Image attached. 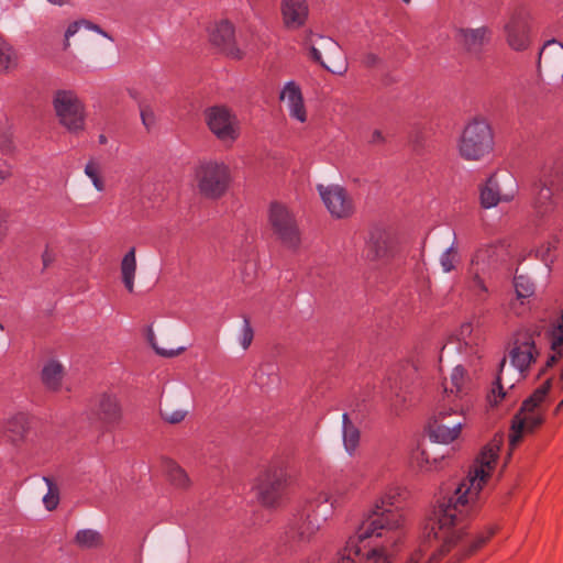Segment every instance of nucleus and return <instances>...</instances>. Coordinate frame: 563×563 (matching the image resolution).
<instances>
[{"instance_id": "c03bdc74", "label": "nucleus", "mask_w": 563, "mask_h": 563, "mask_svg": "<svg viewBox=\"0 0 563 563\" xmlns=\"http://www.w3.org/2000/svg\"><path fill=\"white\" fill-rule=\"evenodd\" d=\"M319 38L322 41V48L327 52V54L330 56V57H334V56H338L340 55V45L333 41L332 38L330 37H324L322 35H319Z\"/></svg>"}, {"instance_id": "c9c22d12", "label": "nucleus", "mask_w": 563, "mask_h": 563, "mask_svg": "<svg viewBox=\"0 0 563 563\" xmlns=\"http://www.w3.org/2000/svg\"><path fill=\"white\" fill-rule=\"evenodd\" d=\"M159 413L164 421L172 424H176L181 422L186 418L188 412L185 409L164 406L159 408Z\"/></svg>"}, {"instance_id": "39448f33", "label": "nucleus", "mask_w": 563, "mask_h": 563, "mask_svg": "<svg viewBox=\"0 0 563 563\" xmlns=\"http://www.w3.org/2000/svg\"><path fill=\"white\" fill-rule=\"evenodd\" d=\"M494 148V133L489 123L483 118H474L464 128L459 153L465 161H479Z\"/></svg>"}, {"instance_id": "5701e85b", "label": "nucleus", "mask_w": 563, "mask_h": 563, "mask_svg": "<svg viewBox=\"0 0 563 563\" xmlns=\"http://www.w3.org/2000/svg\"><path fill=\"white\" fill-rule=\"evenodd\" d=\"M488 34L487 27L459 30L460 42L468 52H479Z\"/></svg>"}, {"instance_id": "f03ea898", "label": "nucleus", "mask_w": 563, "mask_h": 563, "mask_svg": "<svg viewBox=\"0 0 563 563\" xmlns=\"http://www.w3.org/2000/svg\"><path fill=\"white\" fill-rule=\"evenodd\" d=\"M398 495V488H389L375 501L336 563H390L389 549L402 538L404 517L394 506Z\"/></svg>"}, {"instance_id": "052dcab7", "label": "nucleus", "mask_w": 563, "mask_h": 563, "mask_svg": "<svg viewBox=\"0 0 563 563\" xmlns=\"http://www.w3.org/2000/svg\"><path fill=\"white\" fill-rule=\"evenodd\" d=\"M563 408V399L559 402V405L555 408V413H558Z\"/></svg>"}, {"instance_id": "de8ad7c7", "label": "nucleus", "mask_w": 563, "mask_h": 563, "mask_svg": "<svg viewBox=\"0 0 563 563\" xmlns=\"http://www.w3.org/2000/svg\"><path fill=\"white\" fill-rule=\"evenodd\" d=\"M82 25H84L82 20L75 21L68 25V27L65 32V43H64L65 48H68V46H69V37L75 35L78 32V30L80 29V26H82Z\"/></svg>"}, {"instance_id": "5fc2aeb1", "label": "nucleus", "mask_w": 563, "mask_h": 563, "mask_svg": "<svg viewBox=\"0 0 563 563\" xmlns=\"http://www.w3.org/2000/svg\"><path fill=\"white\" fill-rule=\"evenodd\" d=\"M384 141H385V137L383 136V133H382L379 130H374V131L372 132V135H371V139H369V141H368V142H369L371 144L376 145V144H382V143H384Z\"/></svg>"}, {"instance_id": "dca6fc26", "label": "nucleus", "mask_w": 563, "mask_h": 563, "mask_svg": "<svg viewBox=\"0 0 563 563\" xmlns=\"http://www.w3.org/2000/svg\"><path fill=\"white\" fill-rule=\"evenodd\" d=\"M319 508L316 500L309 504L291 528V538H297L300 542H308L316 536L331 516V511L320 514Z\"/></svg>"}, {"instance_id": "6ab92c4d", "label": "nucleus", "mask_w": 563, "mask_h": 563, "mask_svg": "<svg viewBox=\"0 0 563 563\" xmlns=\"http://www.w3.org/2000/svg\"><path fill=\"white\" fill-rule=\"evenodd\" d=\"M269 222L274 232L284 242L298 241V228L289 211L279 203H272L269 210Z\"/></svg>"}, {"instance_id": "20e7f679", "label": "nucleus", "mask_w": 563, "mask_h": 563, "mask_svg": "<svg viewBox=\"0 0 563 563\" xmlns=\"http://www.w3.org/2000/svg\"><path fill=\"white\" fill-rule=\"evenodd\" d=\"M468 405L441 401L437 412L429 423L430 438L440 443H451L456 440L465 426V411Z\"/></svg>"}, {"instance_id": "4be33fe9", "label": "nucleus", "mask_w": 563, "mask_h": 563, "mask_svg": "<svg viewBox=\"0 0 563 563\" xmlns=\"http://www.w3.org/2000/svg\"><path fill=\"white\" fill-rule=\"evenodd\" d=\"M308 13L306 0H282V15L286 27H301L308 19Z\"/></svg>"}, {"instance_id": "393cba45", "label": "nucleus", "mask_w": 563, "mask_h": 563, "mask_svg": "<svg viewBox=\"0 0 563 563\" xmlns=\"http://www.w3.org/2000/svg\"><path fill=\"white\" fill-rule=\"evenodd\" d=\"M64 377V368L57 361L47 362L42 369V382L51 390L59 389Z\"/></svg>"}, {"instance_id": "a19ab883", "label": "nucleus", "mask_w": 563, "mask_h": 563, "mask_svg": "<svg viewBox=\"0 0 563 563\" xmlns=\"http://www.w3.org/2000/svg\"><path fill=\"white\" fill-rule=\"evenodd\" d=\"M254 338V331L247 318L243 320V327L241 330L240 344L244 350L249 349Z\"/></svg>"}, {"instance_id": "4468645a", "label": "nucleus", "mask_w": 563, "mask_h": 563, "mask_svg": "<svg viewBox=\"0 0 563 563\" xmlns=\"http://www.w3.org/2000/svg\"><path fill=\"white\" fill-rule=\"evenodd\" d=\"M317 190L330 214L335 219H347L355 208L346 189L340 185H317Z\"/></svg>"}, {"instance_id": "c85d7f7f", "label": "nucleus", "mask_w": 563, "mask_h": 563, "mask_svg": "<svg viewBox=\"0 0 563 563\" xmlns=\"http://www.w3.org/2000/svg\"><path fill=\"white\" fill-rule=\"evenodd\" d=\"M343 444L349 454H353L360 444V431L350 420L347 413H343Z\"/></svg>"}, {"instance_id": "a211bd4d", "label": "nucleus", "mask_w": 563, "mask_h": 563, "mask_svg": "<svg viewBox=\"0 0 563 563\" xmlns=\"http://www.w3.org/2000/svg\"><path fill=\"white\" fill-rule=\"evenodd\" d=\"M473 388V383L462 365H457L453 368L450 379L444 382L443 397L441 401L453 404L464 402L468 405V395Z\"/></svg>"}, {"instance_id": "0eeeda50", "label": "nucleus", "mask_w": 563, "mask_h": 563, "mask_svg": "<svg viewBox=\"0 0 563 563\" xmlns=\"http://www.w3.org/2000/svg\"><path fill=\"white\" fill-rule=\"evenodd\" d=\"M199 192L211 199L220 198L227 191L231 176L229 167L218 161H202L195 169Z\"/></svg>"}, {"instance_id": "8fccbe9b", "label": "nucleus", "mask_w": 563, "mask_h": 563, "mask_svg": "<svg viewBox=\"0 0 563 563\" xmlns=\"http://www.w3.org/2000/svg\"><path fill=\"white\" fill-rule=\"evenodd\" d=\"M55 257L54 249H45L42 254L43 266L48 267L55 261Z\"/></svg>"}, {"instance_id": "09e8293b", "label": "nucleus", "mask_w": 563, "mask_h": 563, "mask_svg": "<svg viewBox=\"0 0 563 563\" xmlns=\"http://www.w3.org/2000/svg\"><path fill=\"white\" fill-rule=\"evenodd\" d=\"M11 176H12L11 165L7 161L0 158V185H2Z\"/></svg>"}, {"instance_id": "69168bd1", "label": "nucleus", "mask_w": 563, "mask_h": 563, "mask_svg": "<svg viewBox=\"0 0 563 563\" xmlns=\"http://www.w3.org/2000/svg\"><path fill=\"white\" fill-rule=\"evenodd\" d=\"M402 1H404V2H406V3H409V2H410V0H402Z\"/></svg>"}, {"instance_id": "e2e57ef3", "label": "nucleus", "mask_w": 563, "mask_h": 563, "mask_svg": "<svg viewBox=\"0 0 563 563\" xmlns=\"http://www.w3.org/2000/svg\"><path fill=\"white\" fill-rule=\"evenodd\" d=\"M418 146H419V142L418 140L416 141V144H415V150H418Z\"/></svg>"}, {"instance_id": "79ce46f5", "label": "nucleus", "mask_w": 563, "mask_h": 563, "mask_svg": "<svg viewBox=\"0 0 563 563\" xmlns=\"http://www.w3.org/2000/svg\"><path fill=\"white\" fill-rule=\"evenodd\" d=\"M139 107H140V114H141L142 123L145 126V129L147 131H150L151 128L154 126L155 121H156L154 111L152 110V108L150 106L143 104L141 102H140Z\"/></svg>"}, {"instance_id": "9d476101", "label": "nucleus", "mask_w": 563, "mask_h": 563, "mask_svg": "<svg viewBox=\"0 0 563 563\" xmlns=\"http://www.w3.org/2000/svg\"><path fill=\"white\" fill-rule=\"evenodd\" d=\"M517 192L516 179L509 173H494L479 188L481 206L485 209L496 207L500 201H510Z\"/></svg>"}, {"instance_id": "4c0bfd02", "label": "nucleus", "mask_w": 563, "mask_h": 563, "mask_svg": "<svg viewBox=\"0 0 563 563\" xmlns=\"http://www.w3.org/2000/svg\"><path fill=\"white\" fill-rule=\"evenodd\" d=\"M461 258L457 253V249H446L441 255V266L444 272L449 273L456 267Z\"/></svg>"}, {"instance_id": "2eb2a0df", "label": "nucleus", "mask_w": 563, "mask_h": 563, "mask_svg": "<svg viewBox=\"0 0 563 563\" xmlns=\"http://www.w3.org/2000/svg\"><path fill=\"white\" fill-rule=\"evenodd\" d=\"M358 482L355 476L343 475L334 479L329 492H322L316 498L318 507L330 504V509L327 511H333L335 509L344 507L353 497L357 489Z\"/></svg>"}, {"instance_id": "412c9836", "label": "nucleus", "mask_w": 563, "mask_h": 563, "mask_svg": "<svg viewBox=\"0 0 563 563\" xmlns=\"http://www.w3.org/2000/svg\"><path fill=\"white\" fill-rule=\"evenodd\" d=\"M507 42L512 49L522 51L529 45L527 15L522 9L516 10L505 25Z\"/></svg>"}, {"instance_id": "7c9ffc66", "label": "nucleus", "mask_w": 563, "mask_h": 563, "mask_svg": "<svg viewBox=\"0 0 563 563\" xmlns=\"http://www.w3.org/2000/svg\"><path fill=\"white\" fill-rule=\"evenodd\" d=\"M102 536L92 529H82L76 533L75 542L81 549H97L102 545Z\"/></svg>"}, {"instance_id": "58836bf2", "label": "nucleus", "mask_w": 563, "mask_h": 563, "mask_svg": "<svg viewBox=\"0 0 563 563\" xmlns=\"http://www.w3.org/2000/svg\"><path fill=\"white\" fill-rule=\"evenodd\" d=\"M309 55L312 60L320 64L324 69L329 70L332 74L342 75L346 70L345 65H340L339 67H332L324 63L322 59L320 51L312 44L309 46Z\"/></svg>"}, {"instance_id": "1a4fd4ad", "label": "nucleus", "mask_w": 563, "mask_h": 563, "mask_svg": "<svg viewBox=\"0 0 563 563\" xmlns=\"http://www.w3.org/2000/svg\"><path fill=\"white\" fill-rule=\"evenodd\" d=\"M88 417L99 429L112 431L123 419L120 399L111 393L97 395L90 402Z\"/></svg>"}, {"instance_id": "49530a36", "label": "nucleus", "mask_w": 563, "mask_h": 563, "mask_svg": "<svg viewBox=\"0 0 563 563\" xmlns=\"http://www.w3.org/2000/svg\"><path fill=\"white\" fill-rule=\"evenodd\" d=\"M473 325L472 323H463L459 331V340L463 341L466 345L473 344L474 341L471 339V335L473 333Z\"/></svg>"}, {"instance_id": "ddd939ff", "label": "nucleus", "mask_w": 563, "mask_h": 563, "mask_svg": "<svg viewBox=\"0 0 563 563\" xmlns=\"http://www.w3.org/2000/svg\"><path fill=\"white\" fill-rule=\"evenodd\" d=\"M205 120L210 131L221 142H233L239 136L235 115L225 107L214 106L206 109Z\"/></svg>"}, {"instance_id": "f8f14e48", "label": "nucleus", "mask_w": 563, "mask_h": 563, "mask_svg": "<svg viewBox=\"0 0 563 563\" xmlns=\"http://www.w3.org/2000/svg\"><path fill=\"white\" fill-rule=\"evenodd\" d=\"M563 188V162L558 161L545 165L539 183L536 185V205L541 213H547L552 207V198Z\"/></svg>"}, {"instance_id": "473e14b6", "label": "nucleus", "mask_w": 563, "mask_h": 563, "mask_svg": "<svg viewBox=\"0 0 563 563\" xmlns=\"http://www.w3.org/2000/svg\"><path fill=\"white\" fill-rule=\"evenodd\" d=\"M16 65L13 48L0 36V73L9 70Z\"/></svg>"}, {"instance_id": "72a5a7b5", "label": "nucleus", "mask_w": 563, "mask_h": 563, "mask_svg": "<svg viewBox=\"0 0 563 563\" xmlns=\"http://www.w3.org/2000/svg\"><path fill=\"white\" fill-rule=\"evenodd\" d=\"M514 286L518 299L530 298L534 294V285L527 276L516 275Z\"/></svg>"}, {"instance_id": "864d4df0", "label": "nucleus", "mask_w": 563, "mask_h": 563, "mask_svg": "<svg viewBox=\"0 0 563 563\" xmlns=\"http://www.w3.org/2000/svg\"><path fill=\"white\" fill-rule=\"evenodd\" d=\"M13 150V143L10 139L3 137L0 140V151L3 154H9Z\"/></svg>"}, {"instance_id": "4d7b16f0", "label": "nucleus", "mask_w": 563, "mask_h": 563, "mask_svg": "<svg viewBox=\"0 0 563 563\" xmlns=\"http://www.w3.org/2000/svg\"><path fill=\"white\" fill-rule=\"evenodd\" d=\"M47 1L52 4L64 5V4L68 3L69 0H47Z\"/></svg>"}, {"instance_id": "423d86ee", "label": "nucleus", "mask_w": 563, "mask_h": 563, "mask_svg": "<svg viewBox=\"0 0 563 563\" xmlns=\"http://www.w3.org/2000/svg\"><path fill=\"white\" fill-rule=\"evenodd\" d=\"M286 467L280 463L268 465L256 478L254 490L258 501L266 507L278 506L288 487Z\"/></svg>"}, {"instance_id": "13d9d810", "label": "nucleus", "mask_w": 563, "mask_h": 563, "mask_svg": "<svg viewBox=\"0 0 563 563\" xmlns=\"http://www.w3.org/2000/svg\"><path fill=\"white\" fill-rule=\"evenodd\" d=\"M312 36H313V33L310 31V32L307 34L306 38H305V44H306V45H308V44H310V43L312 42V40H311V38H312Z\"/></svg>"}, {"instance_id": "3c124183", "label": "nucleus", "mask_w": 563, "mask_h": 563, "mask_svg": "<svg viewBox=\"0 0 563 563\" xmlns=\"http://www.w3.org/2000/svg\"><path fill=\"white\" fill-rule=\"evenodd\" d=\"M82 23H84V26H85L86 29H88V30H92V31H95V32H97V33L101 34V35H102V36H104V37H108V38L112 40V38L108 35V33H107L106 31H103L99 25L93 24L92 22H90V21H88V20H85V19H82Z\"/></svg>"}, {"instance_id": "a878e982", "label": "nucleus", "mask_w": 563, "mask_h": 563, "mask_svg": "<svg viewBox=\"0 0 563 563\" xmlns=\"http://www.w3.org/2000/svg\"><path fill=\"white\" fill-rule=\"evenodd\" d=\"M121 277L124 284V287L129 292H133L134 290V277L136 271V255L135 249H130L123 256L121 261Z\"/></svg>"}, {"instance_id": "6e6552de", "label": "nucleus", "mask_w": 563, "mask_h": 563, "mask_svg": "<svg viewBox=\"0 0 563 563\" xmlns=\"http://www.w3.org/2000/svg\"><path fill=\"white\" fill-rule=\"evenodd\" d=\"M541 341L542 333L537 330L523 329L516 332L509 352L511 366L526 373L540 354Z\"/></svg>"}, {"instance_id": "f257e3e1", "label": "nucleus", "mask_w": 563, "mask_h": 563, "mask_svg": "<svg viewBox=\"0 0 563 563\" xmlns=\"http://www.w3.org/2000/svg\"><path fill=\"white\" fill-rule=\"evenodd\" d=\"M499 449V440L487 443L467 478L453 493L437 497L429 519L434 538L441 544L428 560L421 553H415L406 563H462L492 539L497 530L495 526H487L471 536L467 517L471 504L495 468Z\"/></svg>"}, {"instance_id": "680f3d73", "label": "nucleus", "mask_w": 563, "mask_h": 563, "mask_svg": "<svg viewBox=\"0 0 563 563\" xmlns=\"http://www.w3.org/2000/svg\"><path fill=\"white\" fill-rule=\"evenodd\" d=\"M129 93L132 98L136 99V92H134L133 90H130Z\"/></svg>"}, {"instance_id": "a18cd8bd", "label": "nucleus", "mask_w": 563, "mask_h": 563, "mask_svg": "<svg viewBox=\"0 0 563 563\" xmlns=\"http://www.w3.org/2000/svg\"><path fill=\"white\" fill-rule=\"evenodd\" d=\"M289 113L290 117L297 119L300 122H305L307 120L303 98L297 101L295 104L289 106Z\"/></svg>"}, {"instance_id": "ea45409f", "label": "nucleus", "mask_w": 563, "mask_h": 563, "mask_svg": "<svg viewBox=\"0 0 563 563\" xmlns=\"http://www.w3.org/2000/svg\"><path fill=\"white\" fill-rule=\"evenodd\" d=\"M85 174L91 179L93 187L98 191H102L104 189V184L99 175V168L96 163L92 161L88 162L85 166Z\"/></svg>"}, {"instance_id": "f3484780", "label": "nucleus", "mask_w": 563, "mask_h": 563, "mask_svg": "<svg viewBox=\"0 0 563 563\" xmlns=\"http://www.w3.org/2000/svg\"><path fill=\"white\" fill-rule=\"evenodd\" d=\"M523 372L516 371L515 367L507 368L506 360L503 358L492 394L488 397L489 402L493 405H498L503 400L515 402L517 400V396L514 395V388L518 382L523 379Z\"/></svg>"}, {"instance_id": "7ed1b4c3", "label": "nucleus", "mask_w": 563, "mask_h": 563, "mask_svg": "<svg viewBox=\"0 0 563 563\" xmlns=\"http://www.w3.org/2000/svg\"><path fill=\"white\" fill-rule=\"evenodd\" d=\"M552 378H547L521 405L519 411L512 419L509 446L514 450L523 437L533 433L544 420L547 408L545 398L551 389Z\"/></svg>"}, {"instance_id": "bb28decb", "label": "nucleus", "mask_w": 563, "mask_h": 563, "mask_svg": "<svg viewBox=\"0 0 563 563\" xmlns=\"http://www.w3.org/2000/svg\"><path fill=\"white\" fill-rule=\"evenodd\" d=\"M410 464L419 472H432L438 470L439 461L437 459L431 461L428 450L419 444L411 451Z\"/></svg>"}, {"instance_id": "c756f323", "label": "nucleus", "mask_w": 563, "mask_h": 563, "mask_svg": "<svg viewBox=\"0 0 563 563\" xmlns=\"http://www.w3.org/2000/svg\"><path fill=\"white\" fill-rule=\"evenodd\" d=\"M563 57V44L556 40H549L539 51L538 64L544 60L549 65H554L556 59Z\"/></svg>"}, {"instance_id": "f704fd0d", "label": "nucleus", "mask_w": 563, "mask_h": 563, "mask_svg": "<svg viewBox=\"0 0 563 563\" xmlns=\"http://www.w3.org/2000/svg\"><path fill=\"white\" fill-rule=\"evenodd\" d=\"M44 481L47 485V493L43 497L44 506L47 510H54L59 503V489L54 481L49 477H44Z\"/></svg>"}, {"instance_id": "0e129e2a", "label": "nucleus", "mask_w": 563, "mask_h": 563, "mask_svg": "<svg viewBox=\"0 0 563 563\" xmlns=\"http://www.w3.org/2000/svg\"><path fill=\"white\" fill-rule=\"evenodd\" d=\"M0 330L3 331L4 330V327L3 324L0 322Z\"/></svg>"}, {"instance_id": "aec40b11", "label": "nucleus", "mask_w": 563, "mask_h": 563, "mask_svg": "<svg viewBox=\"0 0 563 563\" xmlns=\"http://www.w3.org/2000/svg\"><path fill=\"white\" fill-rule=\"evenodd\" d=\"M210 41L222 53L232 58H242V52L235 45L234 26L228 20H222L214 24L210 31Z\"/></svg>"}, {"instance_id": "9b49d317", "label": "nucleus", "mask_w": 563, "mask_h": 563, "mask_svg": "<svg viewBox=\"0 0 563 563\" xmlns=\"http://www.w3.org/2000/svg\"><path fill=\"white\" fill-rule=\"evenodd\" d=\"M53 104L60 124L68 131L78 132L84 129V106L74 91L57 90Z\"/></svg>"}, {"instance_id": "cd10ccee", "label": "nucleus", "mask_w": 563, "mask_h": 563, "mask_svg": "<svg viewBox=\"0 0 563 563\" xmlns=\"http://www.w3.org/2000/svg\"><path fill=\"white\" fill-rule=\"evenodd\" d=\"M366 243L369 246H388L395 243V236L391 230L374 224L368 230Z\"/></svg>"}, {"instance_id": "37998d69", "label": "nucleus", "mask_w": 563, "mask_h": 563, "mask_svg": "<svg viewBox=\"0 0 563 563\" xmlns=\"http://www.w3.org/2000/svg\"><path fill=\"white\" fill-rule=\"evenodd\" d=\"M470 289L481 300L486 298L488 291L484 280L478 275H475L471 280Z\"/></svg>"}, {"instance_id": "603ef678", "label": "nucleus", "mask_w": 563, "mask_h": 563, "mask_svg": "<svg viewBox=\"0 0 563 563\" xmlns=\"http://www.w3.org/2000/svg\"><path fill=\"white\" fill-rule=\"evenodd\" d=\"M152 346L154 347V350L156 351L157 354H159L162 356H167V357L175 356L183 350V349L177 350V351L166 350V349L158 347L155 343H152Z\"/></svg>"}, {"instance_id": "b1692460", "label": "nucleus", "mask_w": 563, "mask_h": 563, "mask_svg": "<svg viewBox=\"0 0 563 563\" xmlns=\"http://www.w3.org/2000/svg\"><path fill=\"white\" fill-rule=\"evenodd\" d=\"M29 430V417L25 413H15L9 418L4 426V432L11 441L22 440Z\"/></svg>"}, {"instance_id": "bf43d9fd", "label": "nucleus", "mask_w": 563, "mask_h": 563, "mask_svg": "<svg viewBox=\"0 0 563 563\" xmlns=\"http://www.w3.org/2000/svg\"><path fill=\"white\" fill-rule=\"evenodd\" d=\"M98 141L100 144H106L107 143V136L103 135V134H100L99 137H98Z\"/></svg>"}, {"instance_id": "6e6d98bb", "label": "nucleus", "mask_w": 563, "mask_h": 563, "mask_svg": "<svg viewBox=\"0 0 563 563\" xmlns=\"http://www.w3.org/2000/svg\"><path fill=\"white\" fill-rule=\"evenodd\" d=\"M363 63H364L367 67H373V66H375V65L378 63V57H377V55H375V54H373V53H367V54L364 56Z\"/></svg>"}, {"instance_id": "2f4dec72", "label": "nucleus", "mask_w": 563, "mask_h": 563, "mask_svg": "<svg viewBox=\"0 0 563 563\" xmlns=\"http://www.w3.org/2000/svg\"><path fill=\"white\" fill-rule=\"evenodd\" d=\"M166 472L172 484L179 488L189 486L187 473L174 461L166 462Z\"/></svg>"}, {"instance_id": "e433bc0d", "label": "nucleus", "mask_w": 563, "mask_h": 563, "mask_svg": "<svg viewBox=\"0 0 563 563\" xmlns=\"http://www.w3.org/2000/svg\"><path fill=\"white\" fill-rule=\"evenodd\" d=\"M280 99L286 100L288 107L295 104L297 101L302 99V93L299 86L294 81H288L280 92Z\"/></svg>"}]
</instances>
